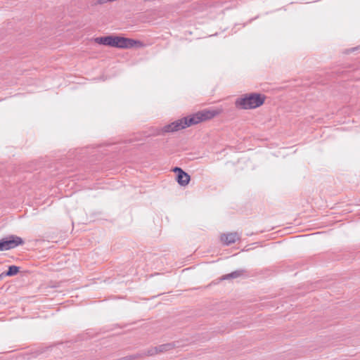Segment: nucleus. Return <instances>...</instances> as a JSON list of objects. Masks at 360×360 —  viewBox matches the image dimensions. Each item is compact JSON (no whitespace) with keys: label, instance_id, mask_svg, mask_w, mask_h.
Listing matches in <instances>:
<instances>
[{"label":"nucleus","instance_id":"nucleus-1","mask_svg":"<svg viewBox=\"0 0 360 360\" xmlns=\"http://www.w3.org/2000/svg\"><path fill=\"white\" fill-rule=\"evenodd\" d=\"M216 115L214 111L202 110L198 112L191 116L183 117L169 124L165 125L157 133L162 135L165 133L177 131L191 125L197 124L201 122L212 119Z\"/></svg>","mask_w":360,"mask_h":360},{"label":"nucleus","instance_id":"nucleus-2","mask_svg":"<svg viewBox=\"0 0 360 360\" xmlns=\"http://www.w3.org/2000/svg\"><path fill=\"white\" fill-rule=\"evenodd\" d=\"M266 99V96L261 94L252 93L245 94L236 101V106L241 109H254L261 106Z\"/></svg>","mask_w":360,"mask_h":360},{"label":"nucleus","instance_id":"nucleus-4","mask_svg":"<svg viewBox=\"0 0 360 360\" xmlns=\"http://www.w3.org/2000/svg\"><path fill=\"white\" fill-rule=\"evenodd\" d=\"M24 243L22 238L15 235H9L0 240V251L13 249L19 245H23Z\"/></svg>","mask_w":360,"mask_h":360},{"label":"nucleus","instance_id":"nucleus-3","mask_svg":"<svg viewBox=\"0 0 360 360\" xmlns=\"http://www.w3.org/2000/svg\"><path fill=\"white\" fill-rule=\"evenodd\" d=\"M137 44L141 46V41L120 36L112 35L110 47H115L119 49H130L134 47Z\"/></svg>","mask_w":360,"mask_h":360},{"label":"nucleus","instance_id":"nucleus-10","mask_svg":"<svg viewBox=\"0 0 360 360\" xmlns=\"http://www.w3.org/2000/svg\"><path fill=\"white\" fill-rule=\"evenodd\" d=\"M19 272V267L17 266H10L8 271L5 273L6 276H12L16 275Z\"/></svg>","mask_w":360,"mask_h":360},{"label":"nucleus","instance_id":"nucleus-6","mask_svg":"<svg viewBox=\"0 0 360 360\" xmlns=\"http://www.w3.org/2000/svg\"><path fill=\"white\" fill-rule=\"evenodd\" d=\"M190 176L188 173L185 172L184 170H181L179 174H177L176 180L179 184L181 186H185L188 184L190 181Z\"/></svg>","mask_w":360,"mask_h":360},{"label":"nucleus","instance_id":"nucleus-8","mask_svg":"<svg viewBox=\"0 0 360 360\" xmlns=\"http://www.w3.org/2000/svg\"><path fill=\"white\" fill-rule=\"evenodd\" d=\"M111 39L112 35L106 36V37H99L94 38V41L96 44L105 45L108 46H111Z\"/></svg>","mask_w":360,"mask_h":360},{"label":"nucleus","instance_id":"nucleus-11","mask_svg":"<svg viewBox=\"0 0 360 360\" xmlns=\"http://www.w3.org/2000/svg\"><path fill=\"white\" fill-rule=\"evenodd\" d=\"M142 354V357L143 356H153L158 354L157 347H151L144 351L143 353H140Z\"/></svg>","mask_w":360,"mask_h":360},{"label":"nucleus","instance_id":"nucleus-7","mask_svg":"<svg viewBox=\"0 0 360 360\" xmlns=\"http://www.w3.org/2000/svg\"><path fill=\"white\" fill-rule=\"evenodd\" d=\"M177 347L175 342H170L157 346L158 354L169 351Z\"/></svg>","mask_w":360,"mask_h":360},{"label":"nucleus","instance_id":"nucleus-13","mask_svg":"<svg viewBox=\"0 0 360 360\" xmlns=\"http://www.w3.org/2000/svg\"><path fill=\"white\" fill-rule=\"evenodd\" d=\"M181 170H183L180 167H175L173 171L174 172H176L177 174H179L181 172Z\"/></svg>","mask_w":360,"mask_h":360},{"label":"nucleus","instance_id":"nucleus-12","mask_svg":"<svg viewBox=\"0 0 360 360\" xmlns=\"http://www.w3.org/2000/svg\"><path fill=\"white\" fill-rule=\"evenodd\" d=\"M108 2H111V0H98L96 1V3H95L94 4L95 5H96V4L102 5V4H104L108 3Z\"/></svg>","mask_w":360,"mask_h":360},{"label":"nucleus","instance_id":"nucleus-9","mask_svg":"<svg viewBox=\"0 0 360 360\" xmlns=\"http://www.w3.org/2000/svg\"><path fill=\"white\" fill-rule=\"evenodd\" d=\"M244 274V270H236L235 271H233L230 274H226V275H224L222 277H221V280H228V279H233V278H237L241 276H243Z\"/></svg>","mask_w":360,"mask_h":360},{"label":"nucleus","instance_id":"nucleus-5","mask_svg":"<svg viewBox=\"0 0 360 360\" xmlns=\"http://www.w3.org/2000/svg\"><path fill=\"white\" fill-rule=\"evenodd\" d=\"M239 239L240 236L237 232L229 233L221 236V240L226 245L234 243Z\"/></svg>","mask_w":360,"mask_h":360}]
</instances>
